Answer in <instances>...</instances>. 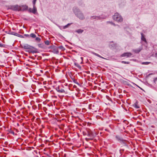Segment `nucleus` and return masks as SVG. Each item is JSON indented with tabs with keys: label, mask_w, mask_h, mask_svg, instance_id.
Masks as SVG:
<instances>
[{
	"label": "nucleus",
	"mask_w": 157,
	"mask_h": 157,
	"mask_svg": "<svg viewBox=\"0 0 157 157\" xmlns=\"http://www.w3.org/2000/svg\"><path fill=\"white\" fill-rule=\"evenodd\" d=\"M87 136L89 137V139L92 140L94 138V136L93 133L91 132H88Z\"/></svg>",
	"instance_id": "6e6552de"
},
{
	"label": "nucleus",
	"mask_w": 157,
	"mask_h": 157,
	"mask_svg": "<svg viewBox=\"0 0 157 157\" xmlns=\"http://www.w3.org/2000/svg\"><path fill=\"white\" fill-rule=\"evenodd\" d=\"M107 23H110L111 25H113L114 26H115L116 25L112 21H107Z\"/></svg>",
	"instance_id": "bb28decb"
},
{
	"label": "nucleus",
	"mask_w": 157,
	"mask_h": 157,
	"mask_svg": "<svg viewBox=\"0 0 157 157\" xmlns=\"http://www.w3.org/2000/svg\"><path fill=\"white\" fill-rule=\"evenodd\" d=\"M45 44L47 45H48L50 44V41L48 40H46L44 41Z\"/></svg>",
	"instance_id": "4be33fe9"
},
{
	"label": "nucleus",
	"mask_w": 157,
	"mask_h": 157,
	"mask_svg": "<svg viewBox=\"0 0 157 157\" xmlns=\"http://www.w3.org/2000/svg\"><path fill=\"white\" fill-rule=\"evenodd\" d=\"M59 48L62 49V50H64L65 49L64 47L62 46H60L59 47Z\"/></svg>",
	"instance_id": "5701e85b"
},
{
	"label": "nucleus",
	"mask_w": 157,
	"mask_h": 157,
	"mask_svg": "<svg viewBox=\"0 0 157 157\" xmlns=\"http://www.w3.org/2000/svg\"><path fill=\"white\" fill-rule=\"evenodd\" d=\"M134 107L137 109H138L139 108V107L138 105L136 103H135L134 104Z\"/></svg>",
	"instance_id": "b1692460"
},
{
	"label": "nucleus",
	"mask_w": 157,
	"mask_h": 157,
	"mask_svg": "<svg viewBox=\"0 0 157 157\" xmlns=\"http://www.w3.org/2000/svg\"><path fill=\"white\" fill-rule=\"evenodd\" d=\"M141 50V49H136L133 50V51L136 53H139Z\"/></svg>",
	"instance_id": "ddd939ff"
},
{
	"label": "nucleus",
	"mask_w": 157,
	"mask_h": 157,
	"mask_svg": "<svg viewBox=\"0 0 157 157\" xmlns=\"http://www.w3.org/2000/svg\"><path fill=\"white\" fill-rule=\"evenodd\" d=\"M5 47V44H2L0 43V47L4 48V47Z\"/></svg>",
	"instance_id": "cd10ccee"
},
{
	"label": "nucleus",
	"mask_w": 157,
	"mask_h": 157,
	"mask_svg": "<svg viewBox=\"0 0 157 157\" xmlns=\"http://www.w3.org/2000/svg\"><path fill=\"white\" fill-rule=\"evenodd\" d=\"M113 19L118 22H121L123 21L122 17L118 13H116L113 16Z\"/></svg>",
	"instance_id": "f03ea898"
},
{
	"label": "nucleus",
	"mask_w": 157,
	"mask_h": 157,
	"mask_svg": "<svg viewBox=\"0 0 157 157\" xmlns=\"http://www.w3.org/2000/svg\"><path fill=\"white\" fill-rule=\"evenodd\" d=\"M23 48L25 49H29V52L32 53H36L37 52V50L35 48L27 44L24 45Z\"/></svg>",
	"instance_id": "f257e3e1"
},
{
	"label": "nucleus",
	"mask_w": 157,
	"mask_h": 157,
	"mask_svg": "<svg viewBox=\"0 0 157 157\" xmlns=\"http://www.w3.org/2000/svg\"><path fill=\"white\" fill-rule=\"evenodd\" d=\"M35 40L37 42H39L41 40V39L40 37H36V38Z\"/></svg>",
	"instance_id": "a211bd4d"
},
{
	"label": "nucleus",
	"mask_w": 157,
	"mask_h": 157,
	"mask_svg": "<svg viewBox=\"0 0 157 157\" xmlns=\"http://www.w3.org/2000/svg\"><path fill=\"white\" fill-rule=\"evenodd\" d=\"M20 6L17 5L11 6H10V9L14 11H20Z\"/></svg>",
	"instance_id": "20e7f679"
},
{
	"label": "nucleus",
	"mask_w": 157,
	"mask_h": 157,
	"mask_svg": "<svg viewBox=\"0 0 157 157\" xmlns=\"http://www.w3.org/2000/svg\"><path fill=\"white\" fill-rule=\"evenodd\" d=\"M38 45L40 48H43L44 47V45L43 44H39Z\"/></svg>",
	"instance_id": "dca6fc26"
},
{
	"label": "nucleus",
	"mask_w": 157,
	"mask_h": 157,
	"mask_svg": "<svg viewBox=\"0 0 157 157\" xmlns=\"http://www.w3.org/2000/svg\"><path fill=\"white\" fill-rule=\"evenodd\" d=\"M20 11H24L28 9V6L26 5H23L20 6Z\"/></svg>",
	"instance_id": "39448f33"
},
{
	"label": "nucleus",
	"mask_w": 157,
	"mask_h": 157,
	"mask_svg": "<svg viewBox=\"0 0 157 157\" xmlns=\"http://www.w3.org/2000/svg\"><path fill=\"white\" fill-rule=\"evenodd\" d=\"M155 57L156 58H157V53H156L155 55Z\"/></svg>",
	"instance_id": "72a5a7b5"
},
{
	"label": "nucleus",
	"mask_w": 157,
	"mask_h": 157,
	"mask_svg": "<svg viewBox=\"0 0 157 157\" xmlns=\"http://www.w3.org/2000/svg\"><path fill=\"white\" fill-rule=\"evenodd\" d=\"M24 36L28 37H30V35L29 34H25Z\"/></svg>",
	"instance_id": "c756f323"
},
{
	"label": "nucleus",
	"mask_w": 157,
	"mask_h": 157,
	"mask_svg": "<svg viewBox=\"0 0 157 157\" xmlns=\"http://www.w3.org/2000/svg\"><path fill=\"white\" fill-rule=\"evenodd\" d=\"M19 35V36H19V37H20L21 38H24V37L23 36H22V35Z\"/></svg>",
	"instance_id": "7c9ffc66"
},
{
	"label": "nucleus",
	"mask_w": 157,
	"mask_h": 157,
	"mask_svg": "<svg viewBox=\"0 0 157 157\" xmlns=\"http://www.w3.org/2000/svg\"><path fill=\"white\" fill-rule=\"evenodd\" d=\"M150 63H151L149 62H143L142 64H143L148 65Z\"/></svg>",
	"instance_id": "393cba45"
},
{
	"label": "nucleus",
	"mask_w": 157,
	"mask_h": 157,
	"mask_svg": "<svg viewBox=\"0 0 157 157\" xmlns=\"http://www.w3.org/2000/svg\"><path fill=\"white\" fill-rule=\"evenodd\" d=\"M10 34L13 35L15 36H18L17 35H18V34L17 33L13 32H10Z\"/></svg>",
	"instance_id": "4468645a"
},
{
	"label": "nucleus",
	"mask_w": 157,
	"mask_h": 157,
	"mask_svg": "<svg viewBox=\"0 0 157 157\" xmlns=\"http://www.w3.org/2000/svg\"><path fill=\"white\" fill-rule=\"evenodd\" d=\"M141 40L143 41H144L146 43H147V42L146 40V38L145 37L144 35L142 33H141Z\"/></svg>",
	"instance_id": "9b49d317"
},
{
	"label": "nucleus",
	"mask_w": 157,
	"mask_h": 157,
	"mask_svg": "<svg viewBox=\"0 0 157 157\" xmlns=\"http://www.w3.org/2000/svg\"><path fill=\"white\" fill-rule=\"evenodd\" d=\"M36 0H33V4L35 5Z\"/></svg>",
	"instance_id": "c85d7f7f"
},
{
	"label": "nucleus",
	"mask_w": 157,
	"mask_h": 157,
	"mask_svg": "<svg viewBox=\"0 0 157 157\" xmlns=\"http://www.w3.org/2000/svg\"><path fill=\"white\" fill-rule=\"evenodd\" d=\"M75 65L76 67L79 69H81V66L78 63H75Z\"/></svg>",
	"instance_id": "f3484780"
},
{
	"label": "nucleus",
	"mask_w": 157,
	"mask_h": 157,
	"mask_svg": "<svg viewBox=\"0 0 157 157\" xmlns=\"http://www.w3.org/2000/svg\"><path fill=\"white\" fill-rule=\"evenodd\" d=\"M93 54L95 55V56H97L100 58H103V57L101 56H100V55H99V54H98L97 53H93Z\"/></svg>",
	"instance_id": "412c9836"
},
{
	"label": "nucleus",
	"mask_w": 157,
	"mask_h": 157,
	"mask_svg": "<svg viewBox=\"0 0 157 157\" xmlns=\"http://www.w3.org/2000/svg\"><path fill=\"white\" fill-rule=\"evenodd\" d=\"M91 18L92 19H96L97 20H99V19H100V18L99 17L96 16H94L91 17Z\"/></svg>",
	"instance_id": "f8f14e48"
},
{
	"label": "nucleus",
	"mask_w": 157,
	"mask_h": 157,
	"mask_svg": "<svg viewBox=\"0 0 157 157\" xmlns=\"http://www.w3.org/2000/svg\"><path fill=\"white\" fill-rule=\"evenodd\" d=\"M64 86L63 85L59 86L58 87H56V90L58 92L64 93L65 91L64 89Z\"/></svg>",
	"instance_id": "7ed1b4c3"
},
{
	"label": "nucleus",
	"mask_w": 157,
	"mask_h": 157,
	"mask_svg": "<svg viewBox=\"0 0 157 157\" xmlns=\"http://www.w3.org/2000/svg\"><path fill=\"white\" fill-rule=\"evenodd\" d=\"M56 52L57 53H58L59 52H58V50H57L56 51Z\"/></svg>",
	"instance_id": "f704fd0d"
},
{
	"label": "nucleus",
	"mask_w": 157,
	"mask_h": 157,
	"mask_svg": "<svg viewBox=\"0 0 157 157\" xmlns=\"http://www.w3.org/2000/svg\"><path fill=\"white\" fill-rule=\"evenodd\" d=\"M116 139L118 141H120V142H123L124 140L120 136H115Z\"/></svg>",
	"instance_id": "1a4fd4ad"
},
{
	"label": "nucleus",
	"mask_w": 157,
	"mask_h": 157,
	"mask_svg": "<svg viewBox=\"0 0 157 157\" xmlns=\"http://www.w3.org/2000/svg\"><path fill=\"white\" fill-rule=\"evenodd\" d=\"M33 9L32 10V13L35 14L37 12L36 8V7L35 5L33 4Z\"/></svg>",
	"instance_id": "9d476101"
},
{
	"label": "nucleus",
	"mask_w": 157,
	"mask_h": 157,
	"mask_svg": "<svg viewBox=\"0 0 157 157\" xmlns=\"http://www.w3.org/2000/svg\"><path fill=\"white\" fill-rule=\"evenodd\" d=\"M77 16L80 19L82 20L84 18V17L83 14L79 12L77 14Z\"/></svg>",
	"instance_id": "0eeeda50"
},
{
	"label": "nucleus",
	"mask_w": 157,
	"mask_h": 157,
	"mask_svg": "<svg viewBox=\"0 0 157 157\" xmlns=\"http://www.w3.org/2000/svg\"><path fill=\"white\" fill-rule=\"evenodd\" d=\"M132 55V54L130 52H125L122 54L121 56L122 57H129Z\"/></svg>",
	"instance_id": "423d86ee"
},
{
	"label": "nucleus",
	"mask_w": 157,
	"mask_h": 157,
	"mask_svg": "<svg viewBox=\"0 0 157 157\" xmlns=\"http://www.w3.org/2000/svg\"><path fill=\"white\" fill-rule=\"evenodd\" d=\"M83 31V30L81 29H78L76 31V32L78 33H82Z\"/></svg>",
	"instance_id": "6ab92c4d"
},
{
	"label": "nucleus",
	"mask_w": 157,
	"mask_h": 157,
	"mask_svg": "<svg viewBox=\"0 0 157 157\" xmlns=\"http://www.w3.org/2000/svg\"><path fill=\"white\" fill-rule=\"evenodd\" d=\"M73 82L75 83L78 84V83L77 82V81L76 80L74 79L73 80Z\"/></svg>",
	"instance_id": "2f4dec72"
},
{
	"label": "nucleus",
	"mask_w": 157,
	"mask_h": 157,
	"mask_svg": "<svg viewBox=\"0 0 157 157\" xmlns=\"http://www.w3.org/2000/svg\"><path fill=\"white\" fill-rule=\"evenodd\" d=\"M70 25H71L70 24H69V23L67 25L63 26V29H65L67 28Z\"/></svg>",
	"instance_id": "aec40b11"
},
{
	"label": "nucleus",
	"mask_w": 157,
	"mask_h": 157,
	"mask_svg": "<svg viewBox=\"0 0 157 157\" xmlns=\"http://www.w3.org/2000/svg\"><path fill=\"white\" fill-rule=\"evenodd\" d=\"M30 36L31 37H32L33 38H35L36 37V36L35 34H34L33 33H32L30 34Z\"/></svg>",
	"instance_id": "2eb2a0df"
},
{
	"label": "nucleus",
	"mask_w": 157,
	"mask_h": 157,
	"mask_svg": "<svg viewBox=\"0 0 157 157\" xmlns=\"http://www.w3.org/2000/svg\"><path fill=\"white\" fill-rule=\"evenodd\" d=\"M121 63H124L125 64H129V62H126L124 61H122Z\"/></svg>",
	"instance_id": "a878e982"
},
{
	"label": "nucleus",
	"mask_w": 157,
	"mask_h": 157,
	"mask_svg": "<svg viewBox=\"0 0 157 157\" xmlns=\"http://www.w3.org/2000/svg\"><path fill=\"white\" fill-rule=\"evenodd\" d=\"M32 9L31 8H29V10H28V11L29 12H31L32 13Z\"/></svg>",
	"instance_id": "473e14b6"
}]
</instances>
